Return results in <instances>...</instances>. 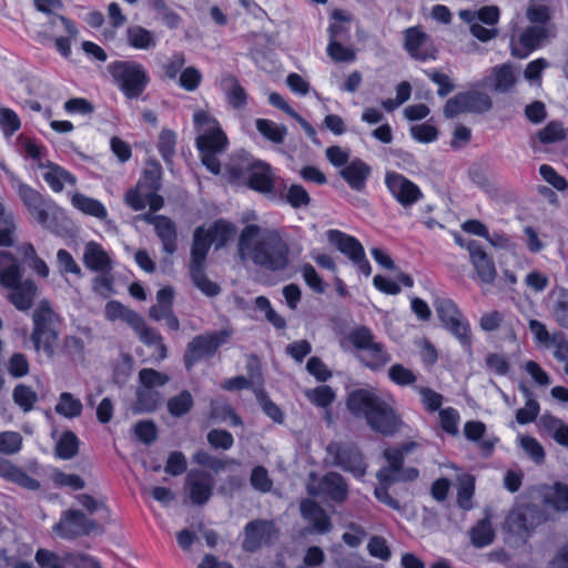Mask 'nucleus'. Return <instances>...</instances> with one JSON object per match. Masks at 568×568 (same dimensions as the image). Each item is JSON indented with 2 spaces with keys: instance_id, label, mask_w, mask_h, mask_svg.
Wrapping results in <instances>:
<instances>
[{
  "instance_id": "f257e3e1",
  "label": "nucleus",
  "mask_w": 568,
  "mask_h": 568,
  "mask_svg": "<svg viewBox=\"0 0 568 568\" xmlns=\"http://www.w3.org/2000/svg\"><path fill=\"white\" fill-rule=\"evenodd\" d=\"M239 254L243 261L270 271H283L290 265L288 244L273 227L246 225L239 239Z\"/></svg>"
},
{
  "instance_id": "f03ea898",
  "label": "nucleus",
  "mask_w": 568,
  "mask_h": 568,
  "mask_svg": "<svg viewBox=\"0 0 568 568\" xmlns=\"http://www.w3.org/2000/svg\"><path fill=\"white\" fill-rule=\"evenodd\" d=\"M347 408L355 416L364 417L373 430L383 435L394 434L400 425L396 402L390 395L357 389L348 395Z\"/></svg>"
},
{
  "instance_id": "7ed1b4c3",
  "label": "nucleus",
  "mask_w": 568,
  "mask_h": 568,
  "mask_svg": "<svg viewBox=\"0 0 568 568\" xmlns=\"http://www.w3.org/2000/svg\"><path fill=\"white\" fill-rule=\"evenodd\" d=\"M527 18L535 26L526 29L514 28L510 36V51L515 58L525 59L540 47L548 38V28L545 23L550 18L547 0H530Z\"/></svg>"
},
{
  "instance_id": "20e7f679",
  "label": "nucleus",
  "mask_w": 568,
  "mask_h": 568,
  "mask_svg": "<svg viewBox=\"0 0 568 568\" xmlns=\"http://www.w3.org/2000/svg\"><path fill=\"white\" fill-rule=\"evenodd\" d=\"M416 447V442H408L398 448H388L384 453L388 467L377 473L378 485L375 487L374 495L378 501L394 510H400L402 506L396 498L389 495L388 488L394 481L417 478L418 470L416 468H400L404 456L412 453Z\"/></svg>"
},
{
  "instance_id": "39448f33",
  "label": "nucleus",
  "mask_w": 568,
  "mask_h": 568,
  "mask_svg": "<svg viewBox=\"0 0 568 568\" xmlns=\"http://www.w3.org/2000/svg\"><path fill=\"white\" fill-rule=\"evenodd\" d=\"M193 121L199 132L196 146L200 151L201 161L210 172L219 174L220 162L216 156L226 148V135L217 121L203 110L194 112Z\"/></svg>"
},
{
  "instance_id": "423d86ee",
  "label": "nucleus",
  "mask_w": 568,
  "mask_h": 568,
  "mask_svg": "<svg viewBox=\"0 0 568 568\" xmlns=\"http://www.w3.org/2000/svg\"><path fill=\"white\" fill-rule=\"evenodd\" d=\"M159 169L145 170L135 187L130 189L124 197L125 203L134 211L149 206L158 211L163 205V199L156 193L159 190Z\"/></svg>"
},
{
  "instance_id": "0eeeda50",
  "label": "nucleus",
  "mask_w": 568,
  "mask_h": 568,
  "mask_svg": "<svg viewBox=\"0 0 568 568\" xmlns=\"http://www.w3.org/2000/svg\"><path fill=\"white\" fill-rule=\"evenodd\" d=\"M109 71L129 99L140 97L150 81L145 68L134 61L113 62L109 65Z\"/></svg>"
},
{
  "instance_id": "6e6552de",
  "label": "nucleus",
  "mask_w": 568,
  "mask_h": 568,
  "mask_svg": "<svg viewBox=\"0 0 568 568\" xmlns=\"http://www.w3.org/2000/svg\"><path fill=\"white\" fill-rule=\"evenodd\" d=\"M459 18L468 24L470 34L481 42H488L498 36L495 26L500 18L496 6H485L478 10H460Z\"/></svg>"
},
{
  "instance_id": "1a4fd4ad",
  "label": "nucleus",
  "mask_w": 568,
  "mask_h": 568,
  "mask_svg": "<svg viewBox=\"0 0 568 568\" xmlns=\"http://www.w3.org/2000/svg\"><path fill=\"white\" fill-rule=\"evenodd\" d=\"M325 462L349 471L354 477H362L366 473V464L359 452L351 444L334 442L326 447Z\"/></svg>"
},
{
  "instance_id": "9d476101",
  "label": "nucleus",
  "mask_w": 568,
  "mask_h": 568,
  "mask_svg": "<svg viewBox=\"0 0 568 568\" xmlns=\"http://www.w3.org/2000/svg\"><path fill=\"white\" fill-rule=\"evenodd\" d=\"M325 237L329 244L344 254L365 276L372 273L365 250L357 239L338 230H328Z\"/></svg>"
},
{
  "instance_id": "9b49d317",
  "label": "nucleus",
  "mask_w": 568,
  "mask_h": 568,
  "mask_svg": "<svg viewBox=\"0 0 568 568\" xmlns=\"http://www.w3.org/2000/svg\"><path fill=\"white\" fill-rule=\"evenodd\" d=\"M230 329H222L193 338L185 353L186 367L193 366L197 361L214 355L217 348L224 345L231 337Z\"/></svg>"
},
{
  "instance_id": "f8f14e48",
  "label": "nucleus",
  "mask_w": 568,
  "mask_h": 568,
  "mask_svg": "<svg viewBox=\"0 0 568 568\" xmlns=\"http://www.w3.org/2000/svg\"><path fill=\"white\" fill-rule=\"evenodd\" d=\"M436 312L443 325L455 335L463 346H470V328L468 322L463 317L457 306L446 298L435 302Z\"/></svg>"
},
{
  "instance_id": "ddd939ff",
  "label": "nucleus",
  "mask_w": 568,
  "mask_h": 568,
  "mask_svg": "<svg viewBox=\"0 0 568 568\" xmlns=\"http://www.w3.org/2000/svg\"><path fill=\"white\" fill-rule=\"evenodd\" d=\"M307 491L313 496H324L335 501H343L347 497V485L337 473H328L323 477L311 475Z\"/></svg>"
},
{
  "instance_id": "4468645a",
  "label": "nucleus",
  "mask_w": 568,
  "mask_h": 568,
  "mask_svg": "<svg viewBox=\"0 0 568 568\" xmlns=\"http://www.w3.org/2000/svg\"><path fill=\"white\" fill-rule=\"evenodd\" d=\"M385 184L393 197L403 206H410L423 197L419 186L397 172H387Z\"/></svg>"
},
{
  "instance_id": "2eb2a0df",
  "label": "nucleus",
  "mask_w": 568,
  "mask_h": 568,
  "mask_svg": "<svg viewBox=\"0 0 568 568\" xmlns=\"http://www.w3.org/2000/svg\"><path fill=\"white\" fill-rule=\"evenodd\" d=\"M404 47L409 55L416 60L427 61L436 58V50L430 37L417 27L405 30Z\"/></svg>"
},
{
  "instance_id": "dca6fc26",
  "label": "nucleus",
  "mask_w": 568,
  "mask_h": 568,
  "mask_svg": "<svg viewBox=\"0 0 568 568\" xmlns=\"http://www.w3.org/2000/svg\"><path fill=\"white\" fill-rule=\"evenodd\" d=\"M174 291L170 286L162 287L156 293V303L150 308V316L155 321H165L170 329L178 331L179 320L173 314Z\"/></svg>"
},
{
  "instance_id": "f3484780",
  "label": "nucleus",
  "mask_w": 568,
  "mask_h": 568,
  "mask_svg": "<svg viewBox=\"0 0 568 568\" xmlns=\"http://www.w3.org/2000/svg\"><path fill=\"white\" fill-rule=\"evenodd\" d=\"M185 486L191 501L195 505H203L212 495L214 478L209 473L191 470L186 476Z\"/></svg>"
},
{
  "instance_id": "a211bd4d",
  "label": "nucleus",
  "mask_w": 568,
  "mask_h": 568,
  "mask_svg": "<svg viewBox=\"0 0 568 568\" xmlns=\"http://www.w3.org/2000/svg\"><path fill=\"white\" fill-rule=\"evenodd\" d=\"M540 523L537 509L530 506H517L507 516L508 529L519 536L527 535L531 528Z\"/></svg>"
},
{
  "instance_id": "6ab92c4d",
  "label": "nucleus",
  "mask_w": 568,
  "mask_h": 568,
  "mask_svg": "<svg viewBox=\"0 0 568 568\" xmlns=\"http://www.w3.org/2000/svg\"><path fill=\"white\" fill-rule=\"evenodd\" d=\"M94 524L91 523L79 510H68L62 515L54 529L61 536L69 538L78 535L89 534L94 529Z\"/></svg>"
},
{
  "instance_id": "aec40b11",
  "label": "nucleus",
  "mask_w": 568,
  "mask_h": 568,
  "mask_svg": "<svg viewBox=\"0 0 568 568\" xmlns=\"http://www.w3.org/2000/svg\"><path fill=\"white\" fill-rule=\"evenodd\" d=\"M276 537V530L272 523L253 521L245 528V538L243 540L244 549L254 551L262 545L271 542Z\"/></svg>"
},
{
  "instance_id": "412c9836",
  "label": "nucleus",
  "mask_w": 568,
  "mask_h": 568,
  "mask_svg": "<svg viewBox=\"0 0 568 568\" xmlns=\"http://www.w3.org/2000/svg\"><path fill=\"white\" fill-rule=\"evenodd\" d=\"M142 219L154 226L155 233L162 242L163 251L173 254L178 248L175 224L163 215L145 214Z\"/></svg>"
},
{
  "instance_id": "4be33fe9",
  "label": "nucleus",
  "mask_w": 568,
  "mask_h": 568,
  "mask_svg": "<svg viewBox=\"0 0 568 568\" xmlns=\"http://www.w3.org/2000/svg\"><path fill=\"white\" fill-rule=\"evenodd\" d=\"M50 31L53 34L65 32L68 37H57L54 39L55 48L63 57H69L71 53L70 39L78 36L75 24L68 18L60 14H52L49 19Z\"/></svg>"
},
{
  "instance_id": "5701e85b",
  "label": "nucleus",
  "mask_w": 568,
  "mask_h": 568,
  "mask_svg": "<svg viewBox=\"0 0 568 568\" xmlns=\"http://www.w3.org/2000/svg\"><path fill=\"white\" fill-rule=\"evenodd\" d=\"M471 264L476 271L478 281L491 284L496 278V268L493 260L487 253L475 242L468 246Z\"/></svg>"
},
{
  "instance_id": "b1692460",
  "label": "nucleus",
  "mask_w": 568,
  "mask_h": 568,
  "mask_svg": "<svg viewBox=\"0 0 568 568\" xmlns=\"http://www.w3.org/2000/svg\"><path fill=\"white\" fill-rule=\"evenodd\" d=\"M71 205L84 215L92 216L99 221H104L108 217V210L105 205L93 197L83 193L74 192L70 194Z\"/></svg>"
},
{
  "instance_id": "393cba45",
  "label": "nucleus",
  "mask_w": 568,
  "mask_h": 568,
  "mask_svg": "<svg viewBox=\"0 0 568 568\" xmlns=\"http://www.w3.org/2000/svg\"><path fill=\"white\" fill-rule=\"evenodd\" d=\"M41 169L43 180L53 192H61L67 185H74L77 182L74 175L50 161H47Z\"/></svg>"
},
{
  "instance_id": "a878e982",
  "label": "nucleus",
  "mask_w": 568,
  "mask_h": 568,
  "mask_svg": "<svg viewBox=\"0 0 568 568\" xmlns=\"http://www.w3.org/2000/svg\"><path fill=\"white\" fill-rule=\"evenodd\" d=\"M11 293L8 295V300L19 311H28L33 303L37 294V286L31 280H21L11 286Z\"/></svg>"
},
{
  "instance_id": "bb28decb",
  "label": "nucleus",
  "mask_w": 568,
  "mask_h": 568,
  "mask_svg": "<svg viewBox=\"0 0 568 568\" xmlns=\"http://www.w3.org/2000/svg\"><path fill=\"white\" fill-rule=\"evenodd\" d=\"M301 513L303 518L313 526V530L318 534L327 532L331 529V521L324 509L312 500L301 503Z\"/></svg>"
},
{
  "instance_id": "cd10ccee",
  "label": "nucleus",
  "mask_w": 568,
  "mask_h": 568,
  "mask_svg": "<svg viewBox=\"0 0 568 568\" xmlns=\"http://www.w3.org/2000/svg\"><path fill=\"white\" fill-rule=\"evenodd\" d=\"M21 276V267L16 257L9 252L0 251V286H14Z\"/></svg>"
},
{
  "instance_id": "c85d7f7f",
  "label": "nucleus",
  "mask_w": 568,
  "mask_h": 568,
  "mask_svg": "<svg viewBox=\"0 0 568 568\" xmlns=\"http://www.w3.org/2000/svg\"><path fill=\"white\" fill-rule=\"evenodd\" d=\"M551 298V315L556 323L568 328V290L557 286L549 294Z\"/></svg>"
},
{
  "instance_id": "c756f323",
  "label": "nucleus",
  "mask_w": 568,
  "mask_h": 568,
  "mask_svg": "<svg viewBox=\"0 0 568 568\" xmlns=\"http://www.w3.org/2000/svg\"><path fill=\"white\" fill-rule=\"evenodd\" d=\"M369 173V166L358 159L352 161L341 171V175L347 182V184L357 191L365 186Z\"/></svg>"
},
{
  "instance_id": "7c9ffc66",
  "label": "nucleus",
  "mask_w": 568,
  "mask_h": 568,
  "mask_svg": "<svg viewBox=\"0 0 568 568\" xmlns=\"http://www.w3.org/2000/svg\"><path fill=\"white\" fill-rule=\"evenodd\" d=\"M539 427L550 435L559 445L568 448V425L550 414H544L538 422Z\"/></svg>"
},
{
  "instance_id": "2f4dec72",
  "label": "nucleus",
  "mask_w": 568,
  "mask_h": 568,
  "mask_svg": "<svg viewBox=\"0 0 568 568\" xmlns=\"http://www.w3.org/2000/svg\"><path fill=\"white\" fill-rule=\"evenodd\" d=\"M352 16L341 9L332 12L328 26L329 40H347L349 38Z\"/></svg>"
},
{
  "instance_id": "473e14b6",
  "label": "nucleus",
  "mask_w": 568,
  "mask_h": 568,
  "mask_svg": "<svg viewBox=\"0 0 568 568\" xmlns=\"http://www.w3.org/2000/svg\"><path fill=\"white\" fill-rule=\"evenodd\" d=\"M248 184L253 190L262 193H268L273 189L274 174L270 165L257 163L253 166Z\"/></svg>"
},
{
  "instance_id": "72a5a7b5",
  "label": "nucleus",
  "mask_w": 568,
  "mask_h": 568,
  "mask_svg": "<svg viewBox=\"0 0 568 568\" xmlns=\"http://www.w3.org/2000/svg\"><path fill=\"white\" fill-rule=\"evenodd\" d=\"M210 236L206 235L205 227H197L193 235L191 250V267L204 266L209 250L212 245Z\"/></svg>"
},
{
  "instance_id": "f704fd0d",
  "label": "nucleus",
  "mask_w": 568,
  "mask_h": 568,
  "mask_svg": "<svg viewBox=\"0 0 568 568\" xmlns=\"http://www.w3.org/2000/svg\"><path fill=\"white\" fill-rule=\"evenodd\" d=\"M544 500L551 508L568 511V485L555 483L544 490Z\"/></svg>"
},
{
  "instance_id": "c9c22d12",
  "label": "nucleus",
  "mask_w": 568,
  "mask_h": 568,
  "mask_svg": "<svg viewBox=\"0 0 568 568\" xmlns=\"http://www.w3.org/2000/svg\"><path fill=\"white\" fill-rule=\"evenodd\" d=\"M55 206L47 199H41L28 210L30 216L42 227L52 230L54 227Z\"/></svg>"
},
{
  "instance_id": "e433bc0d",
  "label": "nucleus",
  "mask_w": 568,
  "mask_h": 568,
  "mask_svg": "<svg viewBox=\"0 0 568 568\" xmlns=\"http://www.w3.org/2000/svg\"><path fill=\"white\" fill-rule=\"evenodd\" d=\"M128 43L138 50H150L156 45V40L153 33L141 27L131 26L126 29Z\"/></svg>"
},
{
  "instance_id": "4c0bfd02",
  "label": "nucleus",
  "mask_w": 568,
  "mask_h": 568,
  "mask_svg": "<svg viewBox=\"0 0 568 568\" xmlns=\"http://www.w3.org/2000/svg\"><path fill=\"white\" fill-rule=\"evenodd\" d=\"M17 230L13 212L0 202V246H11Z\"/></svg>"
},
{
  "instance_id": "58836bf2",
  "label": "nucleus",
  "mask_w": 568,
  "mask_h": 568,
  "mask_svg": "<svg viewBox=\"0 0 568 568\" xmlns=\"http://www.w3.org/2000/svg\"><path fill=\"white\" fill-rule=\"evenodd\" d=\"M87 267L95 271H103L110 265V257L106 252L95 242L85 245L83 254Z\"/></svg>"
},
{
  "instance_id": "ea45409f",
  "label": "nucleus",
  "mask_w": 568,
  "mask_h": 568,
  "mask_svg": "<svg viewBox=\"0 0 568 568\" xmlns=\"http://www.w3.org/2000/svg\"><path fill=\"white\" fill-rule=\"evenodd\" d=\"M212 244L216 248L224 246L235 235V227L232 223L220 220L214 222L209 229H205Z\"/></svg>"
},
{
  "instance_id": "a19ab883",
  "label": "nucleus",
  "mask_w": 568,
  "mask_h": 568,
  "mask_svg": "<svg viewBox=\"0 0 568 568\" xmlns=\"http://www.w3.org/2000/svg\"><path fill=\"white\" fill-rule=\"evenodd\" d=\"M255 125L258 133L274 144L283 143L287 135V128L272 120L257 119Z\"/></svg>"
},
{
  "instance_id": "79ce46f5",
  "label": "nucleus",
  "mask_w": 568,
  "mask_h": 568,
  "mask_svg": "<svg viewBox=\"0 0 568 568\" xmlns=\"http://www.w3.org/2000/svg\"><path fill=\"white\" fill-rule=\"evenodd\" d=\"M132 327L144 344L155 346L158 358L163 359L166 356V347L162 343L161 335L156 331L146 327L141 316L140 325H133Z\"/></svg>"
},
{
  "instance_id": "37998d69",
  "label": "nucleus",
  "mask_w": 568,
  "mask_h": 568,
  "mask_svg": "<svg viewBox=\"0 0 568 568\" xmlns=\"http://www.w3.org/2000/svg\"><path fill=\"white\" fill-rule=\"evenodd\" d=\"M104 313L110 321L121 320L131 326L140 325V315L116 301L109 302L105 305Z\"/></svg>"
},
{
  "instance_id": "c03bdc74",
  "label": "nucleus",
  "mask_w": 568,
  "mask_h": 568,
  "mask_svg": "<svg viewBox=\"0 0 568 568\" xmlns=\"http://www.w3.org/2000/svg\"><path fill=\"white\" fill-rule=\"evenodd\" d=\"M520 390L523 392L526 403L523 408H519L516 413V420L518 424L525 425L534 422L539 414L540 406L538 402L532 398L531 392L524 385L520 386Z\"/></svg>"
},
{
  "instance_id": "a18cd8bd",
  "label": "nucleus",
  "mask_w": 568,
  "mask_h": 568,
  "mask_svg": "<svg viewBox=\"0 0 568 568\" xmlns=\"http://www.w3.org/2000/svg\"><path fill=\"white\" fill-rule=\"evenodd\" d=\"M55 314L47 301L39 303L33 312V331H36L37 338L41 336L42 329L53 327Z\"/></svg>"
},
{
  "instance_id": "49530a36",
  "label": "nucleus",
  "mask_w": 568,
  "mask_h": 568,
  "mask_svg": "<svg viewBox=\"0 0 568 568\" xmlns=\"http://www.w3.org/2000/svg\"><path fill=\"white\" fill-rule=\"evenodd\" d=\"M515 73L509 64L495 67L491 72V88L498 92L508 91L515 83Z\"/></svg>"
},
{
  "instance_id": "de8ad7c7",
  "label": "nucleus",
  "mask_w": 568,
  "mask_h": 568,
  "mask_svg": "<svg viewBox=\"0 0 568 568\" xmlns=\"http://www.w3.org/2000/svg\"><path fill=\"white\" fill-rule=\"evenodd\" d=\"M136 396L138 399L134 405L135 413L151 412L155 409L161 402L159 392L151 388H139Z\"/></svg>"
},
{
  "instance_id": "09e8293b",
  "label": "nucleus",
  "mask_w": 568,
  "mask_h": 568,
  "mask_svg": "<svg viewBox=\"0 0 568 568\" xmlns=\"http://www.w3.org/2000/svg\"><path fill=\"white\" fill-rule=\"evenodd\" d=\"M19 252L29 267H31L39 275L48 277L49 267L43 260L38 257L36 250L31 244L23 243L19 247Z\"/></svg>"
},
{
  "instance_id": "8fccbe9b",
  "label": "nucleus",
  "mask_w": 568,
  "mask_h": 568,
  "mask_svg": "<svg viewBox=\"0 0 568 568\" xmlns=\"http://www.w3.org/2000/svg\"><path fill=\"white\" fill-rule=\"evenodd\" d=\"M55 410L58 414L67 418H73L81 414L82 403L78 398L73 397L72 394L62 393L55 406Z\"/></svg>"
},
{
  "instance_id": "3c124183",
  "label": "nucleus",
  "mask_w": 568,
  "mask_h": 568,
  "mask_svg": "<svg viewBox=\"0 0 568 568\" xmlns=\"http://www.w3.org/2000/svg\"><path fill=\"white\" fill-rule=\"evenodd\" d=\"M517 443L534 463L541 464L544 462L545 450L536 438L527 435H518Z\"/></svg>"
},
{
  "instance_id": "603ef678",
  "label": "nucleus",
  "mask_w": 568,
  "mask_h": 568,
  "mask_svg": "<svg viewBox=\"0 0 568 568\" xmlns=\"http://www.w3.org/2000/svg\"><path fill=\"white\" fill-rule=\"evenodd\" d=\"M36 560L41 568H73V557L60 559L45 549L37 551Z\"/></svg>"
},
{
  "instance_id": "864d4df0",
  "label": "nucleus",
  "mask_w": 568,
  "mask_h": 568,
  "mask_svg": "<svg viewBox=\"0 0 568 568\" xmlns=\"http://www.w3.org/2000/svg\"><path fill=\"white\" fill-rule=\"evenodd\" d=\"M343 40H329L326 52L335 62H352L355 60V50L349 45H344Z\"/></svg>"
},
{
  "instance_id": "5fc2aeb1",
  "label": "nucleus",
  "mask_w": 568,
  "mask_h": 568,
  "mask_svg": "<svg viewBox=\"0 0 568 568\" xmlns=\"http://www.w3.org/2000/svg\"><path fill=\"white\" fill-rule=\"evenodd\" d=\"M12 187L17 191L27 211L43 199L40 192L16 178H12Z\"/></svg>"
},
{
  "instance_id": "6e6d98bb",
  "label": "nucleus",
  "mask_w": 568,
  "mask_h": 568,
  "mask_svg": "<svg viewBox=\"0 0 568 568\" xmlns=\"http://www.w3.org/2000/svg\"><path fill=\"white\" fill-rule=\"evenodd\" d=\"M12 187L17 191L27 211L43 199L40 192L16 178H12Z\"/></svg>"
},
{
  "instance_id": "4d7b16f0",
  "label": "nucleus",
  "mask_w": 568,
  "mask_h": 568,
  "mask_svg": "<svg viewBox=\"0 0 568 568\" xmlns=\"http://www.w3.org/2000/svg\"><path fill=\"white\" fill-rule=\"evenodd\" d=\"M494 539V530L488 517L480 520L471 530V541L477 547H485Z\"/></svg>"
},
{
  "instance_id": "13d9d810",
  "label": "nucleus",
  "mask_w": 568,
  "mask_h": 568,
  "mask_svg": "<svg viewBox=\"0 0 568 568\" xmlns=\"http://www.w3.org/2000/svg\"><path fill=\"white\" fill-rule=\"evenodd\" d=\"M32 342L34 347L40 351L42 349L48 356H51L54 352V346L58 339V334L54 327L42 329L41 336L37 338L36 331L32 332Z\"/></svg>"
},
{
  "instance_id": "bf43d9fd",
  "label": "nucleus",
  "mask_w": 568,
  "mask_h": 568,
  "mask_svg": "<svg viewBox=\"0 0 568 568\" xmlns=\"http://www.w3.org/2000/svg\"><path fill=\"white\" fill-rule=\"evenodd\" d=\"M151 7L156 13V18L165 26L174 29L179 26L181 19L178 13L168 8L164 0H151Z\"/></svg>"
},
{
  "instance_id": "052dcab7",
  "label": "nucleus",
  "mask_w": 568,
  "mask_h": 568,
  "mask_svg": "<svg viewBox=\"0 0 568 568\" xmlns=\"http://www.w3.org/2000/svg\"><path fill=\"white\" fill-rule=\"evenodd\" d=\"M191 277L194 285L205 295L215 296L219 294V286L210 281L203 273V266L191 267Z\"/></svg>"
},
{
  "instance_id": "680f3d73",
  "label": "nucleus",
  "mask_w": 568,
  "mask_h": 568,
  "mask_svg": "<svg viewBox=\"0 0 568 568\" xmlns=\"http://www.w3.org/2000/svg\"><path fill=\"white\" fill-rule=\"evenodd\" d=\"M57 455L62 459H70L78 453V438L71 433H64L55 446Z\"/></svg>"
},
{
  "instance_id": "e2e57ef3",
  "label": "nucleus",
  "mask_w": 568,
  "mask_h": 568,
  "mask_svg": "<svg viewBox=\"0 0 568 568\" xmlns=\"http://www.w3.org/2000/svg\"><path fill=\"white\" fill-rule=\"evenodd\" d=\"M13 399L24 412H29L32 409L38 396L31 387L19 384L13 390Z\"/></svg>"
},
{
  "instance_id": "0e129e2a",
  "label": "nucleus",
  "mask_w": 568,
  "mask_h": 568,
  "mask_svg": "<svg viewBox=\"0 0 568 568\" xmlns=\"http://www.w3.org/2000/svg\"><path fill=\"white\" fill-rule=\"evenodd\" d=\"M22 436L17 432L0 433V453L4 455H14L21 450Z\"/></svg>"
},
{
  "instance_id": "69168bd1",
  "label": "nucleus",
  "mask_w": 568,
  "mask_h": 568,
  "mask_svg": "<svg viewBox=\"0 0 568 568\" xmlns=\"http://www.w3.org/2000/svg\"><path fill=\"white\" fill-rule=\"evenodd\" d=\"M301 274L306 285L315 293L323 294L326 290L324 281L315 270V267L305 263L301 266Z\"/></svg>"
},
{
  "instance_id": "338daca9",
  "label": "nucleus",
  "mask_w": 568,
  "mask_h": 568,
  "mask_svg": "<svg viewBox=\"0 0 568 568\" xmlns=\"http://www.w3.org/2000/svg\"><path fill=\"white\" fill-rule=\"evenodd\" d=\"M305 396L320 407H327L335 399V393L329 386L323 385L313 389H307Z\"/></svg>"
},
{
  "instance_id": "774afa93",
  "label": "nucleus",
  "mask_w": 568,
  "mask_h": 568,
  "mask_svg": "<svg viewBox=\"0 0 568 568\" xmlns=\"http://www.w3.org/2000/svg\"><path fill=\"white\" fill-rule=\"evenodd\" d=\"M202 82V73L194 67L184 68L179 77V85L187 91H195Z\"/></svg>"
}]
</instances>
